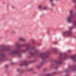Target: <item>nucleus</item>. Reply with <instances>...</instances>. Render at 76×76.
Returning a JSON list of instances; mask_svg holds the SVG:
<instances>
[{"label":"nucleus","instance_id":"1","mask_svg":"<svg viewBox=\"0 0 76 76\" xmlns=\"http://www.w3.org/2000/svg\"><path fill=\"white\" fill-rule=\"evenodd\" d=\"M15 45L17 46L15 50H13L10 52L9 53L10 55H17L19 57H20L22 56L20 54L21 52L22 53H25L26 51L28 50H29L30 48H29L30 44H29L23 45H22V46H25L26 48L25 50H22L20 51H19V46H18L19 45V43L18 42L16 43Z\"/></svg>","mask_w":76,"mask_h":76},{"label":"nucleus","instance_id":"20","mask_svg":"<svg viewBox=\"0 0 76 76\" xmlns=\"http://www.w3.org/2000/svg\"><path fill=\"white\" fill-rule=\"evenodd\" d=\"M31 41L32 42V43H34V40L33 39H31Z\"/></svg>","mask_w":76,"mask_h":76},{"label":"nucleus","instance_id":"27","mask_svg":"<svg viewBox=\"0 0 76 76\" xmlns=\"http://www.w3.org/2000/svg\"><path fill=\"white\" fill-rule=\"evenodd\" d=\"M64 59H66V56H65V58H64Z\"/></svg>","mask_w":76,"mask_h":76},{"label":"nucleus","instance_id":"14","mask_svg":"<svg viewBox=\"0 0 76 76\" xmlns=\"http://www.w3.org/2000/svg\"><path fill=\"white\" fill-rule=\"evenodd\" d=\"M29 54H30V55H31V56H34V54H35L33 53H32L31 52H30Z\"/></svg>","mask_w":76,"mask_h":76},{"label":"nucleus","instance_id":"18","mask_svg":"<svg viewBox=\"0 0 76 76\" xmlns=\"http://www.w3.org/2000/svg\"><path fill=\"white\" fill-rule=\"evenodd\" d=\"M12 34H15V33H16V31H12Z\"/></svg>","mask_w":76,"mask_h":76},{"label":"nucleus","instance_id":"19","mask_svg":"<svg viewBox=\"0 0 76 76\" xmlns=\"http://www.w3.org/2000/svg\"><path fill=\"white\" fill-rule=\"evenodd\" d=\"M51 5L52 6H54L55 5V4L54 3H52L51 4Z\"/></svg>","mask_w":76,"mask_h":76},{"label":"nucleus","instance_id":"16","mask_svg":"<svg viewBox=\"0 0 76 76\" xmlns=\"http://www.w3.org/2000/svg\"><path fill=\"white\" fill-rule=\"evenodd\" d=\"M51 74H48L46 75V76H52Z\"/></svg>","mask_w":76,"mask_h":76},{"label":"nucleus","instance_id":"23","mask_svg":"<svg viewBox=\"0 0 76 76\" xmlns=\"http://www.w3.org/2000/svg\"><path fill=\"white\" fill-rule=\"evenodd\" d=\"M43 9H44V10H47V8L46 7H44L43 8Z\"/></svg>","mask_w":76,"mask_h":76},{"label":"nucleus","instance_id":"10","mask_svg":"<svg viewBox=\"0 0 76 76\" xmlns=\"http://www.w3.org/2000/svg\"><path fill=\"white\" fill-rule=\"evenodd\" d=\"M56 64H60V63H61V61L60 60L57 61H56Z\"/></svg>","mask_w":76,"mask_h":76},{"label":"nucleus","instance_id":"28","mask_svg":"<svg viewBox=\"0 0 76 76\" xmlns=\"http://www.w3.org/2000/svg\"><path fill=\"white\" fill-rule=\"evenodd\" d=\"M60 56H61V55H62V53H60Z\"/></svg>","mask_w":76,"mask_h":76},{"label":"nucleus","instance_id":"9","mask_svg":"<svg viewBox=\"0 0 76 76\" xmlns=\"http://www.w3.org/2000/svg\"><path fill=\"white\" fill-rule=\"evenodd\" d=\"M71 69H72L73 71H74V70H76V65H74L73 67H71Z\"/></svg>","mask_w":76,"mask_h":76},{"label":"nucleus","instance_id":"29","mask_svg":"<svg viewBox=\"0 0 76 76\" xmlns=\"http://www.w3.org/2000/svg\"><path fill=\"white\" fill-rule=\"evenodd\" d=\"M55 69H57V67H56Z\"/></svg>","mask_w":76,"mask_h":76},{"label":"nucleus","instance_id":"17","mask_svg":"<svg viewBox=\"0 0 76 76\" xmlns=\"http://www.w3.org/2000/svg\"><path fill=\"white\" fill-rule=\"evenodd\" d=\"M0 55L2 57H4V53L1 54Z\"/></svg>","mask_w":76,"mask_h":76},{"label":"nucleus","instance_id":"24","mask_svg":"<svg viewBox=\"0 0 76 76\" xmlns=\"http://www.w3.org/2000/svg\"><path fill=\"white\" fill-rule=\"evenodd\" d=\"M50 2H53V0H49Z\"/></svg>","mask_w":76,"mask_h":76},{"label":"nucleus","instance_id":"13","mask_svg":"<svg viewBox=\"0 0 76 76\" xmlns=\"http://www.w3.org/2000/svg\"><path fill=\"white\" fill-rule=\"evenodd\" d=\"M32 50H34V51H35V52H36V53L37 52V50L35 49V47L33 48H32Z\"/></svg>","mask_w":76,"mask_h":76},{"label":"nucleus","instance_id":"30","mask_svg":"<svg viewBox=\"0 0 76 76\" xmlns=\"http://www.w3.org/2000/svg\"><path fill=\"white\" fill-rule=\"evenodd\" d=\"M56 0V1H57V0Z\"/></svg>","mask_w":76,"mask_h":76},{"label":"nucleus","instance_id":"4","mask_svg":"<svg viewBox=\"0 0 76 76\" xmlns=\"http://www.w3.org/2000/svg\"><path fill=\"white\" fill-rule=\"evenodd\" d=\"M73 28V27H71L69 28V31H65L63 32L64 35H67L69 37H70L72 35V29Z\"/></svg>","mask_w":76,"mask_h":76},{"label":"nucleus","instance_id":"8","mask_svg":"<svg viewBox=\"0 0 76 76\" xmlns=\"http://www.w3.org/2000/svg\"><path fill=\"white\" fill-rule=\"evenodd\" d=\"M19 40L21 41H25L26 40L24 39L23 37H20L19 38Z\"/></svg>","mask_w":76,"mask_h":76},{"label":"nucleus","instance_id":"5","mask_svg":"<svg viewBox=\"0 0 76 76\" xmlns=\"http://www.w3.org/2000/svg\"><path fill=\"white\" fill-rule=\"evenodd\" d=\"M23 65H25V66H28V63H27V62L26 61L24 62L23 63H21L20 65V66H23Z\"/></svg>","mask_w":76,"mask_h":76},{"label":"nucleus","instance_id":"25","mask_svg":"<svg viewBox=\"0 0 76 76\" xmlns=\"http://www.w3.org/2000/svg\"><path fill=\"white\" fill-rule=\"evenodd\" d=\"M72 52V50H69L68 51V52H69V53H70V52Z\"/></svg>","mask_w":76,"mask_h":76},{"label":"nucleus","instance_id":"3","mask_svg":"<svg viewBox=\"0 0 76 76\" xmlns=\"http://www.w3.org/2000/svg\"><path fill=\"white\" fill-rule=\"evenodd\" d=\"M39 56L40 58H42L43 60H45L48 57V55H47L44 53H41L39 54Z\"/></svg>","mask_w":76,"mask_h":76},{"label":"nucleus","instance_id":"15","mask_svg":"<svg viewBox=\"0 0 76 76\" xmlns=\"http://www.w3.org/2000/svg\"><path fill=\"white\" fill-rule=\"evenodd\" d=\"M5 68L6 69L8 68V66L7 65H5Z\"/></svg>","mask_w":76,"mask_h":76},{"label":"nucleus","instance_id":"26","mask_svg":"<svg viewBox=\"0 0 76 76\" xmlns=\"http://www.w3.org/2000/svg\"><path fill=\"white\" fill-rule=\"evenodd\" d=\"M56 72H53V74H56Z\"/></svg>","mask_w":76,"mask_h":76},{"label":"nucleus","instance_id":"22","mask_svg":"<svg viewBox=\"0 0 76 76\" xmlns=\"http://www.w3.org/2000/svg\"><path fill=\"white\" fill-rule=\"evenodd\" d=\"M76 0H72V2H73V3H75V2H76Z\"/></svg>","mask_w":76,"mask_h":76},{"label":"nucleus","instance_id":"6","mask_svg":"<svg viewBox=\"0 0 76 76\" xmlns=\"http://www.w3.org/2000/svg\"><path fill=\"white\" fill-rule=\"evenodd\" d=\"M70 58L73 60L74 61L76 62V56H74L70 57Z\"/></svg>","mask_w":76,"mask_h":76},{"label":"nucleus","instance_id":"11","mask_svg":"<svg viewBox=\"0 0 76 76\" xmlns=\"http://www.w3.org/2000/svg\"><path fill=\"white\" fill-rule=\"evenodd\" d=\"M42 64H43V63H41L39 65H38L37 66V68H39V67H40V66H41Z\"/></svg>","mask_w":76,"mask_h":76},{"label":"nucleus","instance_id":"7","mask_svg":"<svg viewBox=\"0 0 76 76\" xmlns=\"http://www.w3.org/2000/svg\"><path fill=\"white\" fill-rule=\"evenodd\" d=\"M17 72H20V73H22L23 72V70L20 69H18L17 70Z\"/></svg>","mask_w":76,"mask_h":76},{"label":"nucleus","instance_id":"2","mask_svg":"<svg viewBox=\"0 0 76 76\" xmlns=\"http://www.w3.org/2000/svg\"><path fill=\"white\" fill-rule=\"evenodd\" d=\"M69 12L70 13V15L68 16L66 20V21L67 23H68L72 22V18H74V17L76 16V14H72L73 12V11L72 10H70L69 11Z\"/></svg>","mask_w":76,"mask_h":76},{"label":"nucleus","instance_id":"12","mask_svg":"<svg viewBox=\"0 0 76 76\" xmlns=\"http://www.w3.org/2000/svg\"><path fill=\"white\" fill-rule=\"evenodd\" d=\"M38 8L39 9H41L42 8V6L41 5H39L38 7Z\"/></svg>","mask_w":76,"mask_h":76},{"label":"nucleus","instance_id":"21","mask_svg":"<svg viewBox=\"0 0 76 76\" xmlns=\"http://www.w3.org/2000/svg\"><path fill=\"white\" fill-rule=\"evenodd\" d=\"M74 26H76V21H75L74 22Z\"/></svg>","mask_w":76,"mask_h":76}]
</instances>
